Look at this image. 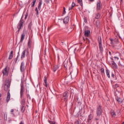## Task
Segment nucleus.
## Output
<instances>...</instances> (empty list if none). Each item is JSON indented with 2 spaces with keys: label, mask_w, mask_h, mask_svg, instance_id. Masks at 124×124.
<instances>
[{
  "label": "nucleus",
  "mask_w": 124,
  "mask_h": 124,
  "mask_svg": "<svg viewBox=\"0 0 124 124\" xmlns=\"http://www.w3.org/2000/svg\"><path fill=\"white\" fill-rule=\"evenodd\" d=\"M11 84V81L9 79H7L5 81L4 84V90L5 92H8L7 96L6 98V103H8L10 99V85Z\"/></svg>",
  "instance_id": "obj_1"
},
{
  "label": "nucleus",
  "mask_w": 124,
  "mask_h": 124,
  "mask_svg": "<svg viewBox=\"0 0 124 124\" xmlns=\"http://www.w3.org/2000/svg\"><path fill=\"white\" fill-rule=\"evenodd\" d=\"M98 46L99 49L101 53L103 52V46H102V40H101V37L99 36L98 37Z\"/></svg>",
  "instance_id": "obj_2"
},
{
  "label": "nucleus",
  "mask_w": 124,
  "mask_h": 124,
  "mask_svg": "<svg viewBox=\"0 0 124 124\" xmlns=\"http://www.w3.org/2000/svg\"><path fill=\"white\" fill-rule=\"evenodd\" d=\"M96 114L97 117H100L102 114V107L100 105H99L97 107Z\"/></svg>",
  "instance_id": "obj_3"
},
{
  "label": "nucleus",
  "mask_w": 124,
  "mask_h": 124,
  "mask_svg": "<svg viewBox=\"0 0 124 124\" xmlns=\"http://www.w3.org/2000/svg\"><path fill=\"white\" fill-rule=\"evenodd\" d=\"M21 89H20V97L23 98L24 96V92H25V89L24 88V86H23V81H21L20 84Z\"/></svg>",
  "instance_id": "obj_4"
},
{
  "label": "nucleus",
  "mask_w": 124,
  "mask_h": 124,
  "mask_svg": "<svg viewBox=\"0 0 124 124\" xmlns=\"http://www.w3.org/2000/svg\"><path fill=\"white\" fill-rule=\"evenodd\" d=\"M2 73L3 74V76H8L9 74V72L7 70V66H6L5 68L2 71Z\"/></svg>",
  "instance_id": "obj_5"
},
{
  "label": "nucleus",
  "mask_w": 124,
  "mask_h": 124,
  "mask_svg": "<svg viewBox=\"0 0 124 124\" xmlns=\"http://www.w3.org/2000/svg\"><path fill=\"white\" fill-rule=\"evenodd\" d=\"M93 115L92 114H90L88 116L87 119L88 123L89 124H92V122H93Z\"/></svg>",
  "instance_id": "obj_6"
},
{
  "label": "nucleus",
  "mask_w": 124,
  "mask_h": 124,
  "mask_svg": "<svg viewBox=\"0 0 124 124\" xmlns=\"http://www.w3.org/2000/svg\"><path fill=\"white\" fill-rule=\"evenodd\" d=\"M23 19V16L21 17V18L19 21V24L18 25V26L17 27V29L19 30H21L22 29V27H23V23L24 22L23 20H22Z\"/></svg>",
  "instance_id": "obj_7"
},
{
  "label": "nucleus",
  "mask_w": 124,
  "mask_h": 124,
  "mask_svg": "<svg viewBox=\"0 0 124 124\" xmlns=\"http://www.w3.org/2000/svg\"><path fill=\"white\" fill-rule=\"evenodd\" d=\"M26 52L27 56L29 55V51H28L27 50H24L21 53V59H24V58H25Z\"/></svg>",
  "instance_id": "obj_8"
},
{
  "label": "nucleus",
  "mask_w": 124,
  "mask_h": 124,
  "mask_svg": "<svg viewBox=\"0 0 124 124\" xmlns=\"http://www.w3.org/2000/svg\"><path fill=\"white\" fill-rule=\"evenodd\" d=\"M111 64V67L113 69H117V68H118V66L117 65L116 62H115V61H112Z\"/></svg>",
  "instance_id": "obj_9"
},
{
  "label": "nucleus",
  "mask_w": 124,
  "mask_h": 124,
  "mask_svg": "<svg viewBox=\"0 0 124 124\" xmlns=\"http://www.w3.org/2000/svg\"><path fill=\"white\" fill-rule=\"evenodd\" d=\"M25 63L24 62H22L20 66V71L21 72H24L25 71Z\"/></svg>",
  "instance_id": "obj_10"
},
{
  "label": "nucleus",
  "mask_w": 124,
  "mask_h": 124,
  "mask_svg": "<svg viewBox=\"0 0 124 124\" xmlns=\"http://www.w3.org/2000/svg\"><path fill=\"white\" fill-rule=\"evenodd\" d=\"M69 22V17L66 16L63 19V23H64V24H67Z\"/></svg>",
  "instance_id": "obj_11"
},
{
  "label": "nucleus",
  "mask_w": 124,
  "mask_h": 124,
  "mask_svg": "<svg viewBox=\"0 0 124 124\" xmlns=\"http://www.w3.org/2000/svg\"><path fill=\"white\" fill-rule=\"evenodd\" d=\"M96 9L97 10H100L102 7H101V4L100 2L97 3Z\"/></svg>",
  "instance_id": "obj_12"
},
{
  "label": "nucleus",
  "mask_w": 124,
  "mask_h": 124,
  "mask_svg": "<svg viewBox=\"0 0 124 124\" xmlns=\"http://www.w3.org/2000/svg\"><path fill=\"white\" fill-rule=\"evenodd\" d=\"M59 68V66L57 65H55L52 68V70L53 72H56L57 70Z\"/></svg>",
  "instance_id": "obj_13"
},
{
  "label": "nucleus",
  "mask_w": 124,
  "mask_h": 124,
  "mask_svg": "<svg viewBox=\"0 0 124 124\" xmlns=\"http://www.w3.org/2000/svg\"><path fill=\"white\" fill-rule=\"evenodd\" d=\"M118 66H120V67H124V61H119L118 62Z\"/></svg>",
  "instance_id": "obj_14"
},
{
  "label": "nucleus",
  "mask_w": 124,
  "mask_h": 124,
  "mask_svg": "<svg viewBox=\"0 0 124 124\" xmlns=\"http://www.w3.org/2000/svg\"><path fill=\"white\" fill-rule=\"evenodd\" d=\"M26 35L25 34V33H23L21 35V38H20V42H23L24 41V39H25V36Z\"/></svg>",
  "instance_id": "obj_15"
},
{
  "label": "nucleus",
  "mask_w": 124,
  "mask_h": 124,
  "mask_svg": "<svg viewBox=\"0 0 124 124\" xmlns=\"http://www.w3.org/2000/svg\"><path fill=\"white\" fill-rule=\"evenodd\" d=\"M44 82L45 83V86L46 88H48V84L47 83V78L46 76L44 77Z\"/></svg>",
  "instance_id": "obj_16"
},
{
  "label": "nucleus",
  "mask_w": 124,
  "mask_h": 124,
  "mask_svg": "<svg viewBox=\"0 0 124 124\" xmlns=\"http://www.w3.org/2000/svg\"><path fill=\"white\" fill-rule=\"evenodd\" d=\"M42 4V0H40L38 5V10H40L41 9V5Z\"/></svg>",
  "instance_id": "obj_17"
},
{
  "label": "nucleus",
  "mask_w": 124,
  "mask_h": 124,
  "mask_svg": "<svg viewBox=\"0 0 124 124\" xmlns=\"http://www.w3.org/2000/svg\"><path fill=\"white\" fill-rule=\"evenodd\" d=\"M106 73L107 74V77H108V78H110V71L107 69L106 70Z\"/></svg>",
  "instance_id": "obj_18"
},
{
  "label": "nucleus",
  "mask_w": 124,
  "mask_h": 124,
  "mask_svg": "<svg viewBox=\"0 0 124 124\" xmlns=\"http://www.w3.org/2000/svg\"><path fill=\"white\" fill-rule=\"evenodd\" d=\"M90 33H91V31L89 30L86 31H85V36H89L90 35Z\"/></svg>",
  "instance_id": "obj_19"
},
{
  "label": "nucleus",
  "mask_w": 124,
  "mask_h": 124,
  "mask_svg": "<svg viewBox=\"0 0 124 124\" xmlns=\"http://www.w3.org/2000/svg\"><path fill=\"white\" fill-rule=\"evenodd\" d=\"M75 5H76V4L74 2H73L71 6L69 7V10H71Z\"/></svg>",
  "instance_id": "obj_20"
},
{
  "label": "nucleus",
  "mask_w": 124,
  "mask_h": 124,
  "mask_svg": "<svg viewBox=\"0 0 124 124\" xmlns=\"http://www.w3.org/2000/svg\"><path fill=\"white\" fill-rule=\"evenodd\" d=\"M95 18V19H99V18H100V14H99V13L96 14Z\"/></svg>",
  "instance_id": "obj_21"
},
{
  "label": "nucleus",
  "mask_w": 124,
  "mask_h": 124,
  "mask_svg": "<svg viewBox=\"0 0 124 124\" xmlns=\"http://www.w3.org/2000/svg\"><path fill=\"white\" fill-rule=\"evenodd\" d=\"M78 3L80 4V6L83 7V2L82 0H77Z\"/></svg>",
  "instance_id": "obj_22"
},
{
  "label": "nucleus",
  "mask_w": 124,
  "mask_h": 124,
  "mask_svg": "<svg viewBox=\"0 0 124 124\" xmlns=\"http://www.w3.org/2000/svg\"><path fill=\"white\" fill-rule=\"evenodd\" d=\"M111 115L112 117H116V112H115V111H114V110H112L111 111Z\"/></svg>",
  "instance_id": "obj_23"
},
{
  "label": "nucleus",
  "mask_w": 124,
  "mask_h": 124,
  "mask_svg": "<svg viewBox=\"0 0 124 124\" xmlns=\"http://www.w3.org/2000/svg\"><path fill=\"white\" fill-rule=\"evenodd\" d=\"M35 2H36V0H33V1L31 2V7H33L34 5L35 4Z\"/></svg>",
  "instance_id": "obj_24"
},
{
  "label": "nucleus",
  "mask_w": 124,
  "mask_h": 124,
  "mask_svg": "<svg viewBox=\"0 0 124 124\" xmlns=\"http://www.w3.org/2000/svg\"><path fill=\"white\" fill-rule=\"evenodd\" d=\"M63 97H68V95L67 94V93L65 92L63 94Z\"/></svg>",
  "instance_id": "obj_25"
},
{
  "label": "nucleus",
  "mask_w": 124,
  "mask_h": 124,
  "mask_svg": "<svg viewBox=\"0 0 124 124\" xmlns=\"http://www.w3.org/2000/svg\"><path fill=\"white\" fill-rule=\"evenodd\" d=\"M35 11L36 12V16H38V14H39V12H38V9L37 7L35 8Z\"/></svg>",
  "instance_id": "obj_26"
},
{
  "label": "nucleus",
  "mask_w": 124,
  "mask_h": 124,
  "mask_svg": "<svg viewBox=\"0 0 124 124\" xmlns=\"http://www.w3.org/2000/svg\"><path fill=\"white\" fill-rule=\"evenodd\" d=\"M25 103H26V100H25V99H22L21 101V104L23 106V105H25Z\"/></svg>",
  "instance_id": "obj_27"
},
{
  "label": "nucleus",
  "mask_w": 124,
  "mask_h": 124,
  "mask_svg": "<svg viewBox=\"0 0 124 124\" xmlns=\"http://www.w3.org/2000/svg\"><path fill=\"white\" fill-rule=\"evenodd\" d=\"M21 111L22 112V113H24L25 111V107L24 106H22L21 108Z\"/></svg>",
  "instance_id": "obj_28"
},
{
  "label": "nucleus",
  "mask_w": 124,
  "mask_h": 124,
  "mask_svg": "<svg viewBox=\"0 0 124 124\" xmlns=\"http://www.w3.org/2000/svg\"><path fill=\"white\" fill-rule=\"evenodd\" d=\"M112 61H114L115 62H116V61H119V58L117 57H113Z\"/></svg>",
  "instance_id": "obj_29"
},
{
  "label": "nucleus",
  "mask_w": 124,
  "mask_h": 124,
  "mask_svg": "<svg viewBox=\"0 0 124 124\" xmlns=\"http://www.w3.org/2000/svg\"><path fill=\"white\" fill-rule=\"evenodd\" d=\"M117 101H118V102H119V103H122V99L120 98H117L116 99Z\"/></svg>",
  "instance_id": "obj_30"
},
{
  "label": "nucleus",
  "mask_w": 124,
  "mask_h": 124,
  "mask_svg": "<svg viewBox=\"0 0 124 124\" xmlns=\"http://www.w3.org/2000/svg\"><path fill=\"white\" fill-rule=\"evenodd\" d=\"M18 58H19V54H18L16 58H15L14 60L15 62V63H16L17 62V61H18Z\"/></svg>",
  "instance_id": "obj_31"
},
{
  "label": "nucleus",
  "mask_w": 124,
  "mask_h": 124,
  "mask_svg": "<svg viewBox=\"0 0 124 124\" xmlns=\"http://www.w3.org/2000/svg\"><path fill=\"white\" fill-rule=\"evenodd\" d=\"M13 58V55L10 54L8 57V60H12Z\"/></svg>",
  "instance_id": "obj_32"
},
{
  "label": "nucleus",
  "mask_w": 124,
  "mask_h": 124,
  "mask_svg": "<svg viewBox=\"0 0 124 124\" xmlns=\"http://www.w3.org/2000/svg\"><path fill=\"white\" fill-rule=\"evenodd\" d=\"M67 98L68 97H63L62 100H64V101H65V102H66V101H67Z\"/></svg>",
  "instance_id": "obj_33"
},
{
  "label": "nucleus",
  "mask_w": 124,
  "mask_h": 124,
  "mask_svg": "<svg viewBox=\"0 0 124 124\" xmlns=\"http://www.w3.org/2000/svg\"><path fill=\"white\" fill-rule=\"evenodd\" d=\"M27 98H29L30 100H31V96L29 94H27Z\"/></svg>",
  "instance_id": "obj_34"
},
{
  "label": "nucleus",
  "mask_w": 124,
  "mask_h": 124,
  "mask_svg": "<svg viewBox=\"0 0 124 124\" xmlns=\"http://www.w3.org/2000/svg\"><path fill=\"white\" fill-rule=\"evenodd\" d=\"M48 123H49L50 124H56V122H55V121H51L49 120Z\"/></svg>",
  "instance_id": "obj_35"
},
{
  "label": "nucleus",
  "mask_w": 124,
  "mask_h": 124,
  "mask_svg": "<svg viewBox=\"0 0 124 124\" xmlns=\"http://www.w3.org/2000/svg\"><path fill=\"white\" fill-rule=\"evenodd\" d=\"M96 26L97 27H99V22L98 21H97L96 22Z\"/></svg>",
  "instance_id": "obj_36"
},
{
  "label": "nucleus",
  "mask_w": 124,
  "mask_h": 124,
  "mask_svg": "<svg viewBox=\"0 0 124 124\" xmlns=\"http://www.w3.org/2000/svg\"><path fill=\"white\" fill-rule=\"evenodd\" d=\"M110 44H111V45H114V43H113V39H110Z\"/></svg>",
  "instance_id": "obj_37"
},
{
  "label": "nucleus",
  "mask_w": 124,
  "mask_h": 124,
  "mask_svg": "<svg viewBox=\"0 0 124 124\" xmlns=\"http://www.w3.org/2000/svg\"><path fill=\"white\" fill-rule=\"evenodd\" d=\"M63 14H65V13H66V12L65 11V7H63Z\"/></svg>",
  "instance_id": "obj_38"
},
{
  "label": "nucleus",
  "mask_w": 124,
  "mask_h": 124,
  "mask_svg": "<svg viewBox=\"0 0 124 124\" xmlns=\"http://www.w3.org/2000/svg\"><path fill=\"white\" fill-rule=\"evenodd\" d=\"M101 72L102 74L104 73V68H101Z\"/></svg>",
  "instance_id": "obj_39"
},
{
  "label": "nucleus",
  "mask_w": 124,
  "mask_h": 124,
  "mask_svg": "<svg viewBox=\"0 0 124 124\" xmlns=\"http://www.w3.org/2000/svg\"><path fill=\"white\" fill-rule=\"evenodd\" d=\"M51 0H46V3H49V2H50V1H51Z\"/></svg>",
  "instance_id": "obj_40"
},
{
  "label": "nucleus",
  "mask_w": 124,
  "mask_h": 124,
  "mask_svg": "<svg viewBox=\"0 0 124 124\" xmlns=\"http://www.w3.org/2000/svg\"><path fill=\"white\" fill-rule=\"evenodd\" d=\"M27 17H28V13H27L26 14L25 16V17H24V19L26 20V19H27Z\"/></svg>",
  "instance_id": "obj_41"
},
{
  "label": "nucleus",
  "mask_w": 124,
  "mask_h": 124,
  "mask_svg": "<svg viewBox=\"0 0 124 124\" xmlns=\"http://www.w3.org/2000/svg\"><path fill=\"white\" fill-rule=\"evenodd\" d=\"M75 124H80V123H79V121H77L75 122Z\"/></svg>",
  "instance_id": "obj_42"
},
{
  "label": "nucleus",
  "mask_w": 124,
  "mask_h": 124,
  "mask_svg": "<svg viewBox=\"0 0 124 124\" xmlns=\"http://www.w3.org/2000/svg\"><path fill=\"white\" fill-rule=\"evenodd\" d=\"M10 112H11L12 114H13V112H14V109H11Z\"/></svg>",
  "instance_id": "obj_43"
},
{
  "label": "nucleus",
  "mask_w": 124,
  "mask_h": 124,
  "mask_svg": "<svg viewBox=\"0 0 124 124\" xmlns=\"http://www.w3.org/2000/svg\"><path fill=\"white\" fill-rule=\"evenodd\" d=\"M94 120H95V121H99V119L97 117H96V118H94Z\"/></svg>",
  "instance_id": "obj_44"
},
{
  "label": "nucleus",
  "mask_w": 124,
  "mask_h": 124,
  "mask_svg": "<svg viewBox=\"0 0 124 124\" xmlns=\"http://www.w3.org/2000/svg\"><path fill=\"white\" fill-rule=\"evenodd\" d=\"M19 124H25V123H24V121H21Z\"/></svg>",
  "instance_id": "obj_45"
},
{
  "label": "nucleus",
  "mask_w": 124,
  "mask_h": 124,
  "mask_svg": "<svg viewBox=\"0 0 124 124\" xmlns=\"http://www.w3.org/2000/svg\"><path fill=\"white\" fill-rule=\"evenodd\" d=\"M30 43H31V38H29L28 40V44H30Z\"/></svg>",
  "instance_id": "obj_46"
},
{
  "label": "nucleus",
  "mask_w": 124,
  "mask_h": 124,
  "mask_svg": "<svg viewBox=\"0 0 124 124\" xmlns=\"http://www.w3.org/2000/svg\"><path fill=\"white\" fill-rule=\"evenodd\" d=\"M111 76L113 78H114V77H115V75H114V74L112 73L111 74Z\"/></svg>",
  "instance_id": "obj_47"
},
{
  "label": "nucleus",
  "mask_w": 124,
  "mask_h": 124,
  "mask_svg": "<svg viewBox=\"0 0 124 124\" xmlns=\"http://www.w3.org/2000/svg\"><path fill=\"white\" fill-rule=\"evenodd\" d=\"M10 55H13V51H11Z\"/></svg>",
  "instance_id": "obj_48"
},
{
  "label": "nucleus",
  "mask_w": 124,
  "mask_h": 124,
  "mask_svg": "<svg viewBox=\"0 0 124 124\" xmlns=\"http://www.w3.org/2000/svg\"><path fill=\"white\" fill-rule=\"evenodd\" d=\"M89 1H91V2H93V1H94V0H89Z\"/></svg>",
  "instance_id": "obj_49"
},
{
  "label": "nucleus",
  "mask_w": 124,
  "mask_h": 124,
  "mask_svg": "<svg viewBox=\"0 0 124 124\" xmlns=\"http://www.w3.org/2000/svg\"><path fill=\"white\" fill-rule=\"evenodd\" d=\"M19 31H20V29H18V30L17 31V33H19Z\"/></svg>",
  "instance_id": "obj_50"
},
{
  "label": "nucleus",
  "mask_w": 124,
  "mask_h": 124,
  "mask_svg": "<svg viewBox=\"0 0 124 124\" xmlns=\"http://www.w3.org/2000/svg\"><path fill=\"white\" fill-rule=\"evenodd\" d=\"M29 93V91H28V90H26V93Z\"/></svg>",
  "instance_id": "obj_51"
},
{
  "label": "nucleus",
  "mask_w": 124,
  "mask_h": 124,
  "mask_svg": "<svg viewBox=\"0 0 124 124\" xmlns=\"http://www.w3.org/2000/svg\"><path fill=\"white\" fill-rule=\"evenodd\" d=\"M87 41H90V40H89V39H87Z\"/></svg>",
  "instance_id": "obj_52"
},
{
  "label": "nucleus",
  "mask_w": 124,
  "mask_h": 124,
  "mask_svg": "<svg viewBox=\"0 0 124 124\" xmlns=\"http://www.w3.org/2000/svg\"><path fill=\"white\" fill-rule=\"evenodd\" d=\"M119 38L122 39V37L121 36H119Z\"/></svg>",
  "instance_id": "obj_53"
},
{
  "label": "nucleus",
  "mask_w": 124,
  "mask_h": 124,
  "mask_svg": "<svg viewBox=\"0 0 124 124\" xmlns=\"http://www.w3.org/2000/svg\"><path fill=\"white\" fill-rule=\"evenodd\" d=\"M45 54H46V50H45Z\"/></svg>",
  "instance_id": "obj_54"
},
{
  "label": "nucleus",
  "mask_w": 124,
  "mask_h": 124,
  "mask_svg": "<svg viewBox=\"0 0 124 124\" xmlns=\"http://www.w3.org/2000/svg\"><path fill=\"white\" fill-rule=\"evenodd\" d=\"M71 73H72V72H70V74L71 75Z\"/></svg>",
  "instance_id": "obj_55"
},
{
  "label": "nucleus",
  "mask_w": 124,
  "mask_h": 124,
  "mask_svg": "<svg viewBox=\"0 0 124 124\" xmlns=\"http://www.w3.org/2000/svg\"><path fill=\"white\" fill-rule=\"evenodd\" d=\"M122 124H124V122H123Z\"/></svg>",
  "instance_id": "obj_56"
},
{
  "label": "nucleus",
  "mask_w": 124,
  "mask_h": 124,
  "mask_svg": "<svg viewBox=\"0 0 124 124\" xmlns=\"http://www.w3.org/2000/svg\"><path fill=\"white\" fill-rule=\"evenodd\" d=\"M62 43H63V42H62Z\"/></svg>",
  "instance_id": "obj_57"
},
{
  "label": "nucleus",
  "mask_w": 124,
  "mask_h": 124,
  "mask_svg": "<svg viewBox=\"0 0 124 124\" xmlns=\"http://www.w3.org/2000/svg\"><path fill=\"white\" fill-rule=\"evenodd\" d=\"M97 124H98V122H97Z\"/></svg>",
  "instance_id": "obj_58"
},
{
  "label": "nucleus",
  "mask_w": 124,
  "mask_h": 124,
  "mask_svg": "<svg viewBox=\"0 0 124 124\" xmlns=\"http://www.w3.org/2000/svg\"><path fill=\"white\" fill-rule=\"evenodd\" d=\"M121 0V1H122L123 0Z\"/></svg>",
  "instance_id": "obj_59"
}]
</instances>
